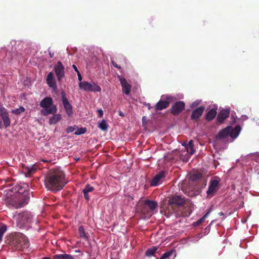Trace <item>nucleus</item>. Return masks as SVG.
<instances>
[{
  "instance_id": "2",
  "label": "nucleus",
  "mask_w": 259,
  "mask_h": 259,
  "mask_svg": "<svg viewBox=\"0 0 259 259\" xmlns=\"http://www.w3.org/2000/svg\"><path fill=\"white\" fill-rule=\"evenodd\" d=\"M15 190L17 193L6 200V205L9 208L18 209L24 207L28 203L29 193L24 188L16 186Z\"/></svg>"
},
{
  "instance_id": "10",
  "label": "nucleus",
  "mask_w": 259,
  "mask_h": 259,
  "mask_svg": "<svg viewBox=\"0 0 259 259\" xmlns=\"http://www.w3.org/2000/svg\"><path fill=\"white\" fill-rule=\"evenodd\" d=\"M61 98L62 100V103L63 104L65 111L68 116L71 117L72 115V107L69 103L68 99L66 97V95L64 92H61Z\"/></svg>"
},
{
  "instance_id": "8",
  "label": "nucleus",
  "mask_w": 259,
  "mask_h": 259,
  "mask_svg": "<svg viewBox=\"0 0 259 259\" xmlns=\"http://www.w3.org/2000/svg\"><path fill=\"white\" fill-rule=\"evenodd\" d=\"M185 107V104L183 101H177L172 105L170 112L174 115H178L184 110Z\"/></svg>"
},
{
  "instance_id": "46",
  "label": "nucleus",
  "mask_w": 259,
  "mask_h": 259,
  "mask_svg": "<svg viewBox=\"0 0 259 259\" xmlns=\"http://www.w3.org/2000/svg\"><path fill=\"white\" fill-rule=\"evenodd\" d=\"M72 67L74 69V70L77 72V73H78V72H79L75 65H73Z\"/></svg>"
},
{
  "instance_id": "41",
  "label": "nucleus",
  "mask_w": 259,
  "mask_h": 259,
  "mask_svg": "<svg viewBox=\"0 0 259 259\" xmlns=\"http://www.w3.org/2000/svg\"><path fill=\"white\" fill-rule=\"evenodd\" d=\"M111 64L113 65V66L116 68H117V69H121V67L118 65L115 61H114L113 60H111Z\"/></svg>"
},
{
  "instance_id": "23",
  "label": "nucleus",
  "mask_w": 259,
  "mask_h": 259,
  "mask_svg": "<svg viewBox=\"0 0 259 259\" xmlns=\"http://www.w3.org/2000/svg\"><path fill=\"white\" fill-rule=\"evenodd\" d=\"M229 128L228 126L226 128H224L221 131H220L218 135L217 136V138L218 139H222L226 138V137L229 136Z\"/></svg>"
},
{
  "instance_id": "35",
  "label": "nucleus",
  "mask_w": 259,
  "mask_h": 259,
  "mask_svg": "<svg viewBox=\"0 0 259 259\" xmlns=\"http://www.w3.org/2000/svg\"><path fill=\"white\" fill-rule=\"evenodd\" d=\"M172 250L168 251L164 253V254H163L159 259H166L169 257L172 254Z\"/></svg>"
},
{
  "instance_id": "43",
  "label": "nucleus",
  "mask_w": 259,
  "mask_h": 259,
  "mask_svg": "<svg viewBox=\"0 0 259 259\" xmlns=\"http://www.w3.org/2000/svg\"><path fill=\"white\" fill-rule=\"evenodd\" d=\"M183 145H187V146H191V147H194L193 146V142L192 140H190L189 141V143L188 144H183Z\"/></svg>"
},
{
  "instance_id": "44",
  "label": "nucleus",
  "mask_w": 259,
  "mask_h": 259,
  "mask_svg": "<svg viewBox=\"0 0 259 259\" xmlns=\"http://www.w3.org/2000/svg\"><path fill=\"white\" fill-rule=\"evenodd\" d=\"M89 193H87V196H83L84 199L86 200V201H89L90 198V196H89Z\"/></svg>"
},
{
  "instance_id": "45",
  "label": "nucleus",
  "mask_w": 259,
  "mask_h": 259,
  "mask_svg": "<svg viewBox=\"0 0 259 259\" xmlns=\"http://www.w3.org/2000/svg\"><path fill=\"white\" fill-rule=\"evenodd\" d=\"M77 75H78V80H79V81H81V79H82V77H81V74H80V72H78V73H77Z\"/></svg>"
},
{
  "instance_id": "11",
  "label": "nucleus",
  "mask_w": 259,
  "mask_h": 259,
  "mask_svg": "<svg viewBox=\"0 0 259 259\" xmlns=\"http://www.w3.org/2000/svg\"><path fill=\"white\" fill-rule=\"evenodd\" d=\"M119 79L122 87V91L126 95L130 94L131 91V85L127 82L126 79L121 75H118Z\"/></svg>"
},
{
  "instance_id": "32",
  "label": "nucleus",
  "mask_w": 259,
  "mask_h": 259,
  "mask_svg": "<svg viewBox=\"0 0 259 259\" xmlns=\"http://www.w3.org/2000/svg\"><path fill=\"white\" fill-rule=\"evenodd\" d=\"M98 127L103 131H107L108 128V125L104 119L102 120L101 122L99 124Z\"/></svg>"
},
{
  "instance_id": "7",
  "label": "nucleus",
  "mask_w": 259,
  "mask_h": 259,
  "mask_svg": "<svg viewBox=\"0 0 259 259\" xmlns=\"http://www.w3.org/2000/svg\"><path fill=\"white\" fill-rule=\"evenodd\" d=\"M54 69L59 82H61L65 77V68L61 61L57 62L54 66Z\"/></svg>"
},
{
  "instance_id": "51",
  "label": "nucleus",
  "mask_w": 259,
  "mask_h": 259,
  "mask_svg": "<svg viewBox=\"0 0 259 259\" xmlns=\"http://www.w3.org/2000/svg\"><path fill=\"white\" fill-rule=\"evenodd\" d=\"M42 259H49V257H42Z\"/></svg>"
},
{
  "instance_id": "49",
  "label": "nucleus",
  "mask_w": 259,
  "mask_h": 259,
  "mask_svg": "<svg viewBox=\"0 0 259 259\" xmlns=\"http://www.w3.org/2000/svg\"><path fill=\"white\" fill-rule=\"evenodd\" d=\"M219 215L220 216H224V214L223 212H220L219 213Z\"/></svg>"
},
{
  "instance_id": "28",
  "label": "nucleus",
  "mask_w": 259,
  "mask_h": 259,
  "mask_svg": "<svg viewBox=\"0 0 259 259\" xmlns=\"http://www.w3.org/2000/svg\"><path fill=\"white\" fill-rule=\"evenodd\" d=\"M95 190L94 187L91 186L90 184H87L84 188L82 190L83 196H87V193L93 192Z\"/></svg>"
},
{
  "instance_id": "9",
  "label": "nucleus",
  "mask_w": 259,
  "mask_h": 259,
  "mask_svg": "<svg viewBox=\"0 0 259 259\" xmlns=\"http://www.w3.org/2000/svg\"><path fill=\"white\" fill-rule=\"evenodd\" d=\"M172 99L171 96H167L166 100H160L155 105L154 109L156 112L167 108L169 105V102Z\"/></svg>"
},
{
  "instance_id": "47",
  "label": "nucleus",
  "mask_w": 259,
  "mask_h": 259,
  "mask_svg": "<svg viewBox=\"0 0 259 259\" xmlns=\"http://www.w3.org/2000/svg\"><path fill=\"white\" fill-rule=\"evenodd\" d=\"M147 106L149 110L151 109V108H152L153 107L151 106L150 104L149 103L147 104Z\"/></svg>"
},
{
  "instance_id": "55",
  "label": "nucleus",
  "mask_w": 259,
  "mask_h": 259,
  "mask_svg": "<svg viewBox=\"0 0 259 259\" xmlns=\"http://www.w3.org/2000/svg\"><path fill=\"white\" fill-rule=\"evenodd\" d=\"M145 118V117H144H144H143V118H142V120H145V118Z\"/></svg>"
},
{
  "instance_id": "50",
  "label": "nucleus",
  "mask_w": 259,
  "mask_h": 259,
  "mask_svg": "<svg viewBox=\"0 0 259 259\" xmlns=\"http://www.w3.org/2000/svg\"><path fill=\"white\" fill-rule=\"evenodd\" d=\"M49 259H56L55 258V255H54L52 258L49 257Z\"/></svg>"
},
{
  "instance_id": "38",
  "label": "nucleus",
  "mask_w": 259,
  "mask_h": 259,
  "mask_svg": "<svg viewBox=\"0 0 259 259\" xmlns=\"http://www.w3.org/2000/svg\"><path fill=\"white\" fill-rule=\"evenodd\" d=\"M187 193L188 196L192 197L194 196H195L196 195H198L199 194L198 191H189L188 192H186Z\"/></svg>"
},
{
  "instance_id": "37",
  "label": "nucleus",
  "mask_w": 259,
  "mask_h": 259,
  "mask_svg": "<svg viewBox=\"0 0 259 259\" xmlns=\"http://www.w3.org/2000/svg\"><path fill=\"white\" fill-rule=\"evenodd\" d=\"M77 128H78V127L76 125L70 126L66 128V131L67 133H70L73 132L74 131H75Z\"/></svg>"
},
{
  "instance_id": "34",
  "label": "nucleus",
  "mask_w": 259,
  "mask_h": 259,
  "mask_svg": "<svg viewBox=\"0 0 259 259\" xmlns=\"http://www.w3.org/2000/svg\"><path fill=\"white\" fill-rule=\"evenodd\" d=\"M87 132V128L85 127H81L80 128H78L76 131H75L74 134L76 135H80L85 133Z\"/></svg>"
},
{
  "instance_id": "42",
  "label": "nucleus",
  "mask_w": 259,
  "mask_h": 259,
  "mask_svg": "<svg viewBox=\"0 0 259 259\" xmlns=\"http://www.w3.org/2000/svg\"><path fill=\"white\" fill-rule=\"evenodd\" d=\"M98 113V116L100 118L102 117L103 116V112L101 109H99L97 111Z\"/></svg>"
},
{
  "instance_id": "40",
  "label": "nucleus",
  "mask_w": 259,
  "mask_h": 259,
  "mask_svg": "<svg viewBox=\"0 0 259 259\" xmlns=\"http://www.w3.org/2000/svg\"><path fill=\"white\" fill-rule=\"evenodd\" d=\"M28 215L29 214L27 213H23L22 216V218H24V219H26V221H24L23 222V223H27L29 222V219H28Z\"/></svg>"
},
{
  "instance_id": "48",
  "label": "nucleus",
  "mask_w": 259,
  "mask_h": 259,
  "mask_svg": "<svg viewBox=\"0 0 259 259\" xmlns=\"http://www.w3.org/2000/svg\"><path fill=\"white\" fill-rule=\"evenodd\" d=\"M119 115L120 116H124L123 113L121 111H120L119 112Z\"/></svg>"
},
{
  "instance_id": "33",
  "label": "nucleus",
  "mask_w": 259,
  "mask_h": 259,
  "mask_svg": "<svg viewBox=\"0 0 259 259\" xmlns=\"http://www.w3.org/2000/svg\"><path fill=\"white\" fill-rule=\"evenodd\" d=\"M25 111V108L22 107L20 106L19 108H17L14 110H12V113L16 114V115H19L21 113Z\"/></svg>"
},
{
  "instance_id": "25",
  "label": "nucleus",
  "mask_w": 259,
  "mask_h": 259,
  "mask_svg": "<svg viewBox=\"0 0 259 259\" xmlns=\"http://www.w3.org/2000/svg\"><path fill=\"white\" fill-rule=\"evenodd\" d=\"M78 234L80 238L84 239L85 240L88 239V236L87 235L85 230L82 226H80L78 228Z\"/></svg>"
},
{
  "instance_id": "12",
  "label": "nucleus",
  "mask_w": 259,
  "mask_h": 259,
  "mask_svg": "<svg viewBox=\"0 0 259 259\" xmlns=\"http://www.w3.org/2000/svg\"><path fill=\"white\" fill-rule=\"evenodd\" d=\"M205 107L204 106H200L194 110L192 112L191 119L193 120H198L202 116Z\"/></svg>"
},
{
  "instance_id": "3",
  "label": "nucleus",
  "mask_w": 259,
  "mask_h": 259,
  "mask_svg": "<svg viewBox=\"0 0 259 259\" xmlns=\"http://www.w3.org/2000/svg\"><path fill=\"white\" fill-rule=\"evenodd\" d=\"M9 237L11 245L14 246L16 249L22 250L29 247L28 239L23 233L20 232L12 233Z\"/></svg>"
},
{
  "instance_id": "14",
  "label": "nucleus",
  "mask_w": 259,
  "mask_h": 259,
  "mask_svg": "<svg viewBox=\"0 0 259 259\" xmlns=\"http://www.w3.org/2000/svg\"><path fill=\"white\" fill-rule=\"evenodd\" d=\"M0 112L5 126L6 127H9L10 125L11 121L8 113L6 111L4 108L2 107L0 108Z\"/></svg>"
},
{
  "instance_id": "39",
  "label": "nucleus",
  "mask_w": 259,
  "mask_h": 259,
  "mask_svg": "<svg viewBox=\"0 0 259 259\" xmlns=\"http://www.w3.org/2000/svg\"><path fill=\"white\" fill-rule=\"evenodd\" d=\"M200 103V101H195L193 102L191 105H190V108H194L196 107H197L198 105H199Z\"/></svg>"
},
{
  "instance_id": "54",
  "label": "nucleus",
  "mask_w": 259,
  "mask_h": 259,
  "mask_svg": "<svg viewBox=\"0 0 259 259\" xmlns=\"http://www.w3.org/2000/svg\"><path fill=\"white\" fill-rule=\"evenodd\" d=\"M145 118V117H144H144H143V118H142V120H145V118Z\"/></svg>"
},
{
  "instance_id": "21",
  "label": "nucleus",
  "mask_w": 259,
  "mask_h": 259,
  "mask_svg": "<svg viewBox=\"0 0 259 259\" xmlns=\"http://www.w3.org/2000/svg\"><path fill=\"white\" fill-rule=\"evenodd\" d=\"M229 128V136L233 138H236L240 131H241V127L239 125L236 126L234 128H232L231 126H228Z\"/></svg>"
},
{
  "instance_id": "36",
  "label": "nucleus",
  "mask_w": 259,
  "mask_h": 259,
  "mask_svg": "<svg viewBox=\"0 0 259 259\" xmlns=\"http://www.w3.org/2000/svg\"><path fill=\"white\" fill-rule=\"evenodd\" d=\"M185 147V149H186L188 153H189L190 155H193L195 152V149H194V147H190L187 145H184Z\"/></svg>"
},
{
  "instance_id": "52",
  "label": "nucleus",
  "mask_w": 259,
  "mask_h": 259,
  "mask_svg": "<svg viewBox=\"0 0 259 259\" xmlns=\"http://www.w3.org/2000/svg\"><path fill=\"white\" fill-rule=\"evenodd\" d=\"M257 162H258L259 164V157L257 158Z\"/></svg>"
},
{
  "instance_id": "26",
  "label": "nucleus",
  "mask_w": 259,
  "mask_h": 259,
  "mask_svg": "<svg viewBox=\"0 0 259 259\" xmlns=\"http://www.w3.org/2000/svg\"><path fill=\"white\" fill-rule=\"evenodd\" d=\"M157 249L158 247L156 246L148 248L145 252V255L149 257L153 256Z\"/></svg>"
},
{
  "instance_id": "27",
  "label": "nucleus",
  "mask_w": 259,
  "mask_h": 259,
  "mask_svg": "<svg viewBox=\"0 0 259 259\" xmlns=\"http://www.w3.org/2000/svg\"><path fill=\"white\" fill-rule=\"evenodd\" d=\"M56 259H74V257L71 254L64 253L58 254L55 255Z\"/></svg>"
},
{
  "instance_id": "13",
  "label": "nucleus",
  "mask_w": 259,
  "mask_h": 259,
  "mask_svg": "<svg viewBox=\"0 0 259 259\" xmlns=\"http://www.w3.org/2000/svg\"><path fill=\"white\" fill-rule=\"evenodd\" d=\"M229 109H223L218 114L217 118V121L220 123H222L225 120L229 117Z\"/></svg>"
},
{
  "instance_id": "5",
  "label": "nucleus",
  "mask_w": 259,
  "mask_h": 259,
  "mask_svg": "<svg viewBox=\"0 0 259 259\" xmlns=\"http://www.w3.org/2000/svg\"><path fill=\"white\" fill-rule=\"evenodd\" d=\"M219 189V181L218 180H210L208 190L206 191L208 198L212 197Z\"/></svg>"
},
{
  "instance_id": "4",
  "label": "nucleus",
  "mask_w": 259,
  "mask_h": 259,
  "mask_svg": "<svg viewBox=\"0 0 259 259\" xmlns=\"http://www.w3.org/2000/svg\"><path fill=\"white\" fill-rule=\"evenodd\" d=\"M79 88L88 92H101V88L94 82L90 83L88 81L80 82L79 83Z\"/></svg>"
},
{
  "instance_id": "19",
  "label": "nucleus",
  "mask_w": 259,
  "mask_h": 259,
  "mask_svg": "<svg viewBox=\"0 0 259 259\" xmlns=\"http://www.w3.org/2000/svg\"><path fill=\"white\" fill-rule=\"evenodd\" d=\"M36 168L34 166H22V172L25 174L26 177H30V176L34 173L36 171Z\"/></svg>"
},
{
  "instance_id": "20",
  "label": "nucleus",
  "mask_w": 259,
  "mask_h": 259,
  "mask_svg": "<svg viewBox=\"0 0 259 259\" xmlns=\"http://www.w3.org/2000/svg\"><path fill=\"white\" fill-rule=\"evenodd\" d=\"M57 111V108L55 105H52L49 107L44 108L41 110V113L44 115H48L50 114H55Z\"/></svg>"
},
{
  "instance_id": "18",
  "label": "nucleus",
  "mask_w": 259,
  "mask_h": 259,
  "mask_svg": "<svg viewBox=\"0 0 259 259\" xmlns=\"http://www.w3.org/2000/svg\"><path fill=\"white\" fill-rule=\"evenodd\" d=\"M217 107L209 110L206 114L205 118L206 121H210L212 120L217 114Z\"/></svg>"
},
{
  "instance_id": "16",
  "label": "nucleus",
  "mask_w": 259,
  "mask_h": 259,
  "mask_svg": "<svg viewBox=\"0 0 259 259\" xmlns=\"http://www.w3.org/2000/svg\"><path fill=\"white\" fill-rule=\"evenodd\" d=\"M165 177V171H161L156 174L152 179L150 185L151 186H156L158 185L160 180Z\"/></svg>"
},
{
  "instance_id": "15",
  "label": "nucleus",
  "mask_w": 259,
  "mask_h": 259,
  "mask_svg": "<svg viewBox=\"0 0 259 259\" xmlns=\"http://www.w3.org/2000/svg\"><path fill=\"white\" fill-rule=\"evenodd\" d=\"M46 81L50 88L54 90L57 89V86L52 72H50L48 74L46 78Z\"/></svg>"
},
{
  "instance_id": "30",
  "label": "nucleus",
  "mask_w": 259,
  "mask_h": 259,
  "mask_svg": "<svg viewBox=\"0 0 259 259\" xmlns=\"http://www.w3.org/2000/svg\"><path fill=\"white\" fill-rule=\"evenodd\" d=\"M202 177V175L200 172H197L191 176V180L192 181H196L199 180H200Z\"/></svg>"
},
{
  "instance_id": "31",
  "label": "nucleus",
  "mask_w": 259,
  "mask_h": 259,
  "mask_svg": "<svg viewBox=\"0 0 259 259\" xmlns=\"http://www.w3.org/2000/svg\"><path fill=\"white\" fill-rule=\"evenodd\" d=\"M7 226L5 224H2L1 226L0 227V242L2 241L4 234L7 231Z\"/></svg>"
},
{
  "instance_id": "56",
  "label": "nucleus",
  "mask_w": 259,
  "mask_h": 259,
  "mask_svg": "<svg viewBox=\"0 0 259 259\" xmlns=\"http://www.w3.org/2000/svg\"><path fill=\"white\" fill-rule=\"evenodd\" d=\"M204 185H205V186L206 185V181H205V184Z\"/></svg>"
},
{
  "instance_id": "29",
  "label": "nucleus",
  "mask_w": 259,
  "mask_h": 259,
  "mask_svg": "<svg viewBox=\"0 0 259 259\" xmlns=\"http://www.w3.org/2000/svg\"><path fill=\"white\" fill-rule=\"evenodd\" d=\"M211 209H209V210H208L207 212L205 213V214L203 217H202L201 219H200L199 220L197 221L194 223L195 225L196 226H198V225H200L201 224H202L203 222H204L205 220L206 219V218H207L208 217V216L209 214L210 213V212H211Z\"/></svg>"
},
{
  "instance_id": "22",
  "label": "nucleus",
  "mask_w": 259,
  "mask_h": 259,
  "mask_svg": "<svg viewBox=\"0 0 259 259\" xmlns=\"http://www.w3.org/2000/svg\"><path fill=\"white\" fill-rule=\"evenodd\" d=\"M52 104V99L51 97H46L40 102V106L44 108L52 106L53 105Z\"/></svg>"
},
{
  "instance_id": "53",
  "label": "nucleus",
  "mask_w": 259,
  "mask_h": 259,
  "mask_svg": "<svg viewBox=\"0 0 259 259\" xmlns=\"http://www.w3.org/2000/svg\"><path fill=\"white\" fill-rule=\"evenodd\" d=\"M75 252H80V250H75Z\"/></svg>"
},
{
  "instance_id": "1",
  "label": "nucleus",
  "mask_w": 259,
  "mask_h": 259,
  "mask_svg": "<svg viewBox=\"0 0 259 259\" xmlns=\"http://www.w3.org/2000/svg\"><path fill=\"white\" fill-rule=\"evenodd\" d=\"M67 183L65 174L60 168L50 169L45 179L46 187L54 192L62 190Z\"/></svg>"
},
{
  "instance_id": "57",
  "label": "nucleus",
  "mask_w": 259,
  "mask_h": 259,
  "mask_svg": "<svg viewBox=\"0 0 259 259\" xmlns=\"http://www.w3.org/2000/svg\"><path fill=\"white\" fill-rule=\"evenodd\" d=\"M119 57L122 58H123V57L122 56H119Z\"/></svg>"
},
{
  "instance_id": "6",
  "label": "nucleus",
  "mask_w": 259,
  "mask_h": 259,
  "mask_svg": "<svg viewBox=\"0 0 259 259\" xmlns=\"http://www.w3.org/2000/svg\"><path fill=\"white\" fill-rule=\"evenodd\" d=\"M186 203L184 197L180 195H174L169 198L168 200V205L173 207L174 206H181Z\"/></svg>"
},
{
  "instance_id": "17",
  "label": "nucleus",
  "mask_w": 259,
  "mask_h": 259,
  "mask_svg": "<svg viewBox=\"0 0 259 259\" xmlns=\"http://www.w3.org/2000/svg\"><path fill=\"white\" fill-rule=\"evenodd\" d=\"M149 208L151 211H153L157 207V203L156 202L150 200H146L145 201L144 205L142 211H144L146 207Z\"/></svg>"
},
{
  "instance_id": "24",
  "label": "nucleus",
  "mask_w": 259,
  "mask_h": 259,
  "mask_svg": "<svg viewBox=\"0 0 259 259\" xmlns=\"http://www.w3.org/2000/svg\"><path fill=\"white\" fill-rule=\"evenodd\" d=\"M61 118L62 116L61 114H55L50 118L49 120V123L50 124H55L61 120Z\"/></svg>"
}]
</instances>
